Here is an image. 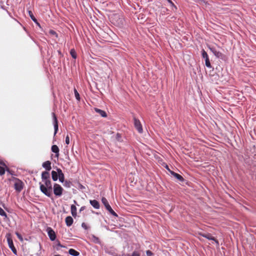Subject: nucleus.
<instances>
[{
  "label": "nucleus",
  "mask_w": 256,
  "mask_h": 256,
  "mask_svg": "<svg viewBox=\"0 0 256 256\" xmlns=\"http://www.w3.org/2000/svg\"><path fill=\"white\" fill-rule=\"evenodd\" d=\"M40 185V189L42 193H43L45 196H47L48 198H52V184L45 186H43L42 183L40 182L39 183Z\"/></svg>",
  "instance_id": "obj_1"
},
{
  "label": "nucleus",
  "mask_w": 256,
  "mask_h": 256,
  "mask_svg": "<svg viewBox=\"0 0 256 256\" xmlns=\"http://www.w3.org/2000/svg\"><path fill=\"white\" fill-rule=\"evenodd\" d=\"M102 202L104 206L110 212V214H111L112 216H114L115 217L118 216L116 213L111 208L106 198L102 197Z\"/></svg>",
  "instance_id": "obj_2"
},
{
  "label": "nucleus",
  "mask_w": 256,
  "mask_h": 256,
  "mask_svg": "<svg viewBox=\"0 0 256 256\" xmlns=\"http://www.w3.org/2000/svg\"><path fill=\"white\" fill-rule=\"evenodd\" d=\"M54 194L56 196L60 197L62 194L63 188L60 185L58 184H54L53 186Z\"/></svg>",
  "instance_id": "obj_3"
},
{
  "label": "nucleus",
  "mask_w": 256,
  "mask_h": 256,
  "mask_svg": "<svg viewBox=\"0 0 256 256\" xmlns=\"http://www.w3.org/2000/svg\"><path fill=\"white\" fill-rule=\"evenodd\" d=\"M208 48L217 58L224 60V56L223 54H222L221 52L219 51L216 50V48L213 46H209Z\"/></svg>",
  "instance_id": "obj_4"
},
{
  "label": "nucleus",
  "mask_w": 256,
  "mask_h": 256,
  "mask_svg": "<svg viewBox=\"0 0 256 256\" xmlns=\"http://www.w3.org/2000/svg\"><path fill=\"white\" fill-rule=\"evenodd\" d=\"M202 57L205 60V64L206 66L208 68H211L212 66L209 60L208 56L206 52L203 49L202 50Z\"/></svg>",
  "instance_id": "obj_5"
},
{
  "label": "nucleus",
  "mask_w": 256,
  "mask_h": 256,
  "mask_svg": "<svg viewBox=\"0 0 256 256\" xmlns=\"http://www.w3.org/2000/svg\"><path fill=\"white\" fill-rule=\"evenodd\" d=\"M134 126L138 132L140 134L142 133L143 129L142 125L139 120L137 119L136 117H134Z\"/></svg>",
  "instance_id": "obj_6"
},
{
  "label": "nucleus",
  "mask_w": 256,
  "mask_h": 256,
  "mask_svg": "<svg viewBox=\"0 0 256 256\" xmlns=\"http://www.w3.org/2000/svg\"><path fill=\"white\" fill-rule=\"evenodd\" d=\"M48 234L50 240L54 241L56 239V234L54 231L50 227H48L46 229Z\"/></svg>",
  "instance_id": "obj_7"
},
{
  "label": "nucleus",
  "mask_w": 256,
  "mask_h": 256,
  "mask_svg": "<svg viewBox=\"0 0 256 256\" xmlns=\"http://www.w3.org/2000/svg\"><path fill=\"white\" fill-rule=\"evenodd\" d=\"M14 189L18 192H20L23 188V183L18 179H16V182L14 184Z\"/></svg>",
  "instance_id": "obj_8"
},
{
  "label": "nucleus",
  "mask_w": 256,
  "mask_h": 256,
  "mask_svg": "<svg viewBox=\"0 0 256 256\" xmlns=\"http://www.w3.org/2000/svg\"><path fill=\"white\" fill-rule=\"evenodd\" d=\"M52 116L53 124H54V136H55L58 131V122L56 116L54 112L52 113Z\"/></svg>",
  "instance_id": "obj_9"
},
{
  "label": "nucleus",
  "mask_w": 256,
  "mask_h": 256,
  "mask_svg": "<svg viewBox=\"0 0 256 256\" xmlns=\"http://www.w3.org/2000/svg\"><path fill=\"white\" fill-rule=\"evenodd\" d=\"M170 174L176 178L179 182H183L184 180V178L180 174L176 173L172 170H170Z\"/></svg>",
  "instance_id": "obj_10"
},
{
  "label": "nucleus",
  "mask_w": 256,
  "mask_h": 256,
  "mask_svg": "<svg viewBox=\"0 0 256 256\" xmlns=\"http://www.w3.org/2000/svg\"><path fill=\"white\" fill-rule=\"evenodd\" d=\"M56 170L58 171V178L59 180V181L60 182L63 183L64 181V174H63L62 170L60 168H56Z\"/></svg>",
  "instance_id": "obj_11"
},
{
  "label": "nucleus",
  "mask_w": 256,
  "mask_h": 256,
  "mask_svg": "<svg viewBox=\"0 0 256 256\" xmlns=\"http://www.w3.org/2000/svg\"><path fill=\"white\" fill-rule=\"evenodd\" d=\"M42 166L46 171L48 172L52 169L51 162L49 160H47L42 163Z\"/></svg>",
  "instance_id": "obj_12"
},
{
  "label": "nucleus",
  "mask_w": 256,
  "mask_h": 256,
  "mask_svg": "<svg viewBox=\"0 0 256 256\" xmlns=\"http://www.w3.org/2000/svg\"><path fill=\"white\" fill-rule=\"evenodd\" d=\"M28 15L31 18L32 20L36 24L37 26H38L39 28H41V26L40 24L38 22L36 18L34 16L31 10L28 11Z\"/></svg>",
  "instance_id": "obj_13"
},
{
  "label": "nucleus",
  "mask_w": 256,
  "mask_h": 256,
  "mask_svg": "<svg viewBox=\"0 0 256 256\" xmlns=\"http://www.w3.org/2000/svg\"><path fill=\"white\" fill-rule=\"evenodd\" d=\"M203 237L207 238L208 240H214L216 242V245H219L218 241L217 240H216L214 237L212 236L210 234H206L205 236H203Z\"/></svg>",
  "instance_id": "obj_14"
},
{
  "label": "nucleus",
  "mask_w": 256,
  "mask_h": 256,
  "mask_svg": "<svg viewBox=\"0 0 256 256\" xmlns=\"http://www.w3.org/2000/svg\"><path fill=\"white\" fill-rule=\"evenodd\" d=\"M42 180L44 181V180H48L50 178V174L48 172L44 171L42 172L41 175Z\"/></svg>",
  "instance_id": "obj_15"
},
{
  "label": "nucleus",
  "mask_w": 256,
  "mask_h": 256,
  "mask_svg": "<svg viewBox=\"0 0 256 256\" xmlns=\"http://www.w3.org/2000/svg\"><path fill=\"white\" fill-rule=\"evenodd\" d=\"M65 222H66V225L68 226H70L72 224L74 220L72 216H68L66 218Z\"/></svg>",
  "instance_id": "obj_16"
},
{
  "label": "nucleus",
  "mask_w": 256,
  "mask_h": 256,
  "mask_svg": "<svg viewBox=\"0 0 256 256\" xmlns=\"http://www.w3.org/2000/svg\"><path fill=\"white\" fill-rule=\"evenodd\" d=\"M90 204L96 209H98L100 208V204L96 200H90Z\"/></svg>",
  "instance_id": "obj_17"
},
{
  "label": "nucleus",
  "mask_w": 256,
  "mask_h": 256,
  "mask_svg": "<svg viewBox=\"0 0 256 256\" xmlns=\"http://www.w3.org/2000/svg\"><path fill=\"white\" fill-rule=\"evenodd\" d=\"M94 110L96 112L100 114L103 118H106L107 116V114L106 112L102 110L99 109L98 108H94Z\"/></svg>",
  "instance_id": "obj_18"
},
{
  "label": "nucleus",
  "mask_w": 256,
  "mask_h": 256,
  "mask_svg": "<svg viewBox=\"0 0 256 256\" xmlns=\"http://www.w3.org/2000/svg\"><path fill=\"white\" fill-rule=\"evenodd\" d=\"M52 151L55 153L56 156L58 158L59 156V148L56 145H53L52 146Z\"/></svg>",
  "instance_id": "obj_19"
},
{
  "label": "nucleus",
  "mask_w": 256,
  "mask_h": 256,
  "mask_svg": "<svg viewBox=\"0 0 256 256\" xmlns=\"http://www.w3.org/2000/svg\"><path fill=\"white\" fill-rule=\"evenodd\" d=\"M58 171L56 172L54 170H52V180L54 182L58 180Z\"/></svg>",
  "instance_id": "obj_20"
},
{
  "label": "nucleus",
  "mask_w": 256,
  "mask_h": 256,
  "mask_svg": "<svg viewBox=\"0 0 256 256\" xmlns=\"http://www.w3.org/2000/svg\"><path fill=\"white\" fill-rule=\"evenodd\" d=\"M68 254L72 256H78L80 255L79 252L73 248H70L69 250Z\"/></svg>",
  "instance_id": "obj_21"
},
{
  "label": "nucleus",
  "mask_w": 256,
  "mask_h": 256,
  "mask_svg": "<svg viewBox=\"0 0 256 256\" xmlns=\"http://www.w3.org/2000/svg\"><path fill=\"white\" fill-rule=\"evenodd\" d=\"M71 213L73 216L76 217V206L72 204L71 206Z\"/></svg>",
  "instance_id": "obj_22"
},
{
  "label": "nucleus",
  "mask_w": 256,
  "mask_h": 256,
  "mask_svg": "<svg viewBox=\"0 0 256 256\" xmlns=\"http://www.w3.org/2000/svg\"><path fill=\"white\" fill-rule=\"evenodd\" d=\"M6 237L8 246L9 247L12 246V245H14V243H13L12 240V238L10 236V234H7Z\"/></svg>",
  "instance_id": "obj_23"
},
{
  "label": "nucleus",
  "mask_w": 256,
  "mask_h": 256,
  "mask_svg": "<svg viewBox=\"0 0 256 256\" xmlns=\"http://www.w3.org/2000/svg\"><path fill=\"white\" fill-rule=\"evenodd\" d=\"M92 242L94 243L99 244H100L101 242L98 237L95 236L94 235H92Z\"/></svg>",
  "instance_id": "obj_24"
},
{
  "label": "nucleus",
  "mask_w": 256,
  "mask_h": 256,
  "mask_svg": "<svg viewBox=\"0 0 256 256\" xmlns=\"http://www.w3.org/2000/svg\"><path fill=\"white\" fill-rule=\"evenodd\" d=\"M70 54L72 56V57L74 58V59H76V58H77V54H76V50H74V48H72L70 50Z\"/></svg>",
  "instance_id": "obj_25"
},
{
  "label": "nucleus",
  "mask_w": 256,
  "mask_h": 256,
  "mask_svg": "<svg viewBox=\"0 0 256 256\" xmlns=\"http://www.w3.org/2000/svg\"><path fill=\"white\" fill-rule=\"evenodd\" d=\"M63 183L64 186L67 188H70L72 186V182L69 180H64Z\"/></svg>",
  "instance_id": "obj_26"
},
{
  "label": "nucleus",
  "mask_w": 256,
  "mask_h": 256,
  "mask_svg": "<svg viewBox=\"0 0 256 256\" xmlns=\"http://www.w3.org/2000/svg\"><path fill=\"white\" fill-rule=\"evenodd\" d=\"M166 0L170 4L172 10L175 11L177 10L176 6L174 5V4L172 2L171 0Z\"/></svg>",
  "instance_id": "obj_27"
},
{
  "label": "nucleus",
  "mask_w": 256,
  "mask_h": 256,
  "mask_svg": "<svg viewBox=\"0 0 256 256\" xmlns=\"http://www.w3.org/2000/svg\"><path fill=\"white\" fill-rule=\"evenodd\" d=\"M42 182H43V184H43V186H48L52 184L50 181V179L48 180H44V181H42Z\"/></svg>",
  "instance_id": "obj_28"
},
{
  "label": "nucleus",
  "mask_w": 256,
  "mask_h": 256,
  "mask_svg": "<svg viewBox=\"0 0 256 256\" xmlns=\"http://www.w3.org/2000/svg\"><path fill=\"white\" fill-rule=\"evenodd\" d=\"M74 96H75V97H76V98L78 100H80V96L78 92L77 91V90H76V88H74Z\"/></svg>",
  "instance_id": "obj_29"
},
{
  "label": "nucleus",
  "mask_w": 256,
  "mask_h": 256,
  "mask_svg": "<svg viewBox=\"0 0 256 256\" xmlns=\"http://www.w3.org/2000/svg\"><path fill=\"white\" fill-rule=\"evenodd\" d=\"M0 216L4 217V218H7V214L4 210L0 207Z\"/></svg>",
  "instance_id": "obj_30"
},
{
  "label": "nucleus",
  "mask_w": 256,
  "mask_h": 256,
  "mask_svg": "<svg viewBox=\"0 0 256 256\" xmlns=\"http://www.w3.org/2000/svg\"><path fill=\"white\" fill-rule=\"evenodd\" d=\"M16 235L18 238L19 239V240L20 241V242H23L24 240V239H23V238L22 236L20 234L18 233V232H16Z\"/></svg>",
  "instance_id": "obj_31"
},
{
  "label": "nucleus",
  "mask_w": 256,
  "mask_h": 256,
  "mask_svg": "<svg viewBox=\"0 0 256 256\" xmlns=\"http://www.w3.org/2000/svg\"><path fill=\"white\" fill-rule=\"evenodd\" d=\"M6 170L4 166H0V176H2L5 174Z\"/></svg>",
  "instance_id": "obj_32"
},
{
  "label": "nucleus",
  "mask_w": 256,
  "mask_h": 256,
  "mask_svg": "<svg viewBox=\"0 0 256 256\" xmlns=\"http://www.w3.org/2000/svg\"><path fill=\"white\" fill-rule=\"evenodd\" d=\"M12 250V252L14 254H16V248H15L14 245H12V246H10L9 247Z\"/></svg>",
  "instance_id": "obj_33"
},
{
  "label": "nucleus",
  "mask_w": 256,
  "mask_h": 256,
  "mask_svg": "<svg viewBox=\"0 0 256 256\" xmlns=\"http://www.w3.org/2000/svg\"><path fill=\"white\" fill-rule=\"evenodd\" d=\"M12 250V252L14 254H16V248H15L14 245H12V246H10L9 247Z\"/></svg>",
  "instance_id": "obj_34"
},
{
  "label": "nucleus",
  "mask_w": 256,
  "mask_h": 256,
  "mask_svg": "<svg viewBox=\"0 0 256 256\" xmlns=\"http://www.w3.org/2000/svg\"><path fill=\"white\" fill-rule=\"evenodd\" d=\"M12 250V252L14 254H16V248H15L14 245H12V246H10L9 247Z\"/></svg>",
  "instance_id": "obj_35"
},
{
  "label": "nucleus",
  "mask_w": 256,
  "mask_h": 256,
  "mask_svg": "<svg viewBox=\"0 0 256 256\" xmlns=\"http://www.w3.org/2000/svg\"><path fill=\"white\" fill-rule=\"evenodd\" d=\"M131 256H140V253L137 251H134Z\"/></svg>",
  "instance_id": "obj_36"
},
{
  "label": "nucleus",
  "mask_w": 256,
  "mask_h": 256,
  "mask_svg": "<svg viewBox=\"0 0 256 256\" xmlns=\"http://www.w3.org/2000/svg\"><path fill=\"white\" fill-rule=\"evenodd\" d=\"M82 227L84 228V230H88V226H87L86 224L84 222H82Z\"/></svg>",
  "instance_id": "obj_37"
},
{
  "label": "nucleus",
  "mask_w": 256,
  "mask_h": 256,
  "mask_svg": "<svg viewBox=\"0 0 256 256\" xmlns=\"http://www.w3.org/2000/svg\"><path fill=\"white\" fill-rule=\"evenodd\" d=\"M66 144H70V138L68 135H67L66 138Z\"/></svg>",
  "instance_id": "obj_38"
},
{
  "label": "nucleus",
  "mask_w": 256,
  "mask_h": 256,
  "mask_svg": "<svg viewBox=\"0 0 256 256\" xmlns=\"http://www.w3.org/2000/svg\"><path fill=\"white\" fill-rule=\"evenodd\" d=\"M146 254L148 256H150L152 254V252L150 250H148L146 252Z\"/></svg>",
  "instance_id": "obj_39"
},
{
  "label": "nucleus",
  "mask_w": 256,
  "mask_h": 256,
  "mask_svg": "<svg viewBox=\"0 0 256 256\" xmlns=\"http://www.w3.org/2000/svg\"><path fill=\"white\" fill-rule=\"evenodd\" d=\"M50 34H52V35H56V36H57V34H56V32L55 31L53 30H50Z\"/></svg>",
  "instance_id": "obj_40"
},
{
  "label": "nucleus",
  "mask_w": 256,
  "mask_h": 256,
  "mask_svg": "<svg viewBox=\"0 0 256 256\" xmlns=\"http://www.w3.org/2000/svg\"><path fill=\"white\" fill-rule=\"evenodd\" d=\"M56 246L60 248L64 247L62 244H60V242L58 240L57 242Z\"/></svg>",
  "instance_id": "obj_41"
},
{
  "label": "nucleus",
  "mask_w": 256,
  "mask_h": 256,
  "mask_svg": "<svg viewBox=\"0 0 256 256\" xmlns=\"http://www.w3.org/2000/svg\"><path fill=\"white\" fill-rule=\"evenodd\" d=\"M197 234H198V235H200V236H205V234H204V233H202V232H198L197 233Z\"/></svg>",
  "instance_id": "obj_42"
},
{
  "label": "nucleus",
  "mask_w": 256,
  "mask_h": 256,
  "mask_svg": "<svg viewBox=\"0 0 256 256\" xmlns=\"http://www.w3.org/2000/svg\"><path fill=\"white\" fill-rule=\"evenodd\" d=\"M0 164L3 166H6V165L5 164L4 162H2V161H1L0 160Z\"/></svg>",
  "instance_id": "obj_43"
},
{
  "label": "nucleus",
  "mask_w": 256,
  "mask_h": 256,
  "mask_svg": "<svg viewBox=\"0 0 256 256\" xmlns=\"http://www.w3.org/2000/svg\"><path fill=\"white\" fill-rule=\"evenodd\" d=\"M84 209H85V206H82L81 208H80V212L84 210Z\"/></svg>",
  "instance_id": "obj_44"
},
{
  "label": "nucleus",
  "mask_w": 256,
  "mask_h": 256,
  "mask_svg": "<svg viewBox=\"0 0 256 256\" xmlns=\"http://www.w3.org/2000/svg\"><path fill=\"white\" fill-rule=\"evenodd\" d=\"M6 168V171L8 172V173H10L11 174H12L10 173V170L8 168L7 166H5Z\"/></svg>",
  "instance_id": "obj_45"
},
{
  "label": "nucleus",
  "mask_w": 256,
  "mask_h": 256,
  "mask_svg": "<svg viewBox=\"0 0 256 256\" xmlns=\"http://www.w3.org/2000/svg\"><path fill=\"white\" fill-rule=\"evenodd\" d=\"M120 22L121 24H122V22H123V18H120Z\"/></svg>",
  "instance_id": "obj_46"
},
{
  "label": "nucleus",
  "mask_w": 256,
  "mask_h": 256,
  "mask_svg": "<svg viewBox=\"0 0 256 256\" xmlns=\"http://www.w3.org/2000/svg\"><path fill=\"white\" fill-rule=\"evenodd\" d=\"M166 169H167L169 172H170V170H171L169 168H168V166H167V165L166 166Z\"/></svg>",
  "instance_id": "obj_47"
},
{
  "label": "nucleus",
  "mask_w": 256,
  "mask_h": 256,
  "mask_svg": "<svg viewBox=\"0 0 256 256\" xmlns=\"http://www.w3.org/2000/svg\"><path fill=\"white\" fill-rule=\"evenodd\" d=\"M54 256H62L60 254H56V255H54Z\"/></svg>",
  "instance_id": "obj_48"
},
{
  "label": "nucleus",
  "mask_w": 256,
  "mask_h": 256,
  "mask_svg": "<svg viewBox=\"0 0 256 256\" xmlns=\"http://www.w3.org/2000/svg\"><path fill=\"white\" fill-rule=\"evenodd\" d=\"M80 188H84V186L81 184V185H80Z\"/></svg>",
  "instance_id": "obj_49"
},
{
  "label": "nucleus",
  "mask_w": 256,
  "mask_h": 256,
  "mask_svg": "<svg viewBox=\"0 0 256 256\" xmlns=\"http://www.w3.org/2000/svg\"><path fill=\"white\" fill-rule=\"evenodd\" d=\"M74 204H76V200H74Z\"/></svg>",
  "instance_id": "obj_50"
}]
</instances>
